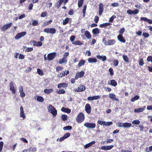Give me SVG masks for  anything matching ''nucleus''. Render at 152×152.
<instances>
[{
	"label": "nucleus",
	"mask_w": 152,
	"mask_h": 152,
	"mask_svg": "<svg viewBox=\"0 0 152 152\" xmlns=\"http://www.w3.org/2000/svg\"><path fill=\"white\" fill-rule=\"evenodd\" d=\"M66 61L67 59H66L64 58H63L59 60V64H62L64 63L65 62H66Z\"/></svg>",
	"instance_id": "a19ab883"
},
{
	"label": "nucleus",
	"mask_w": 152,
	"mask_h": 152,
	"mask_svg": "<svg viewBox=\"0 0 152 152\" xmlns=\"http://www.w3.org/2000/svg\"><path fill=\"white\" fill-rule=\"evenodd\" d=\"M85 110L88 114H90L91 112V107L89 103H87L85 106Z\"/></svg>",
	"instance_id": "1a4fd4ad"
},
{
	"label": "nucleus",
	"mask_w": 152,
	"mask_h": 152,
	"mask_svg": "<svg viewBox=\"0 0 152 152\" xmlns=\"http://www.w3.org/2000/svg\"><path fill=\"white\" fill-rule=\"evenodd\" d=\"M113 124V123L112 121L107 122H106V121H105V123L104 124H105L104 126H110L111 125H112Z\"/></svg>",
	"instance_id": "3c124183"
},
{
	"label": "nucleus",
	"mask_w": 152,
	"mask_h": 152,
	"mask_svg": "<svg viewBox=\"0 0 152 152\" xmlns=\"http://www.w3.org/2000/svg\"><path fill=\"white\" fill-rule=\"evenodd\" d=\"M139 11V10L137 9H136L133 11H132L131 10H129L127 11V13L129 15H135L138 13Z\"/></svg>",
	"instance_id": "9d476101"
},
{
	"label": "nucleus",
	"mask_w": 152,
	"mask_h": 152,
	"mask_svg": "<svg viewBox=\"0 0 152 152\" xmlns=\"http://www.w3.org/2000/svg\"><path fill=\"white\" fill-rule=\"evenodd\" d=\"M108 84L114 87L116 86L117 83V82L114 80H112L108 82Z\"/></svg>",
	"instance_id": "4468645a"
},
{
	"label": "nucleus",
	"mask_w": 152,
	"mask_h": 152,
	"mask_svg": "<svg viewBox=\"0 0 152 152\" xmlns=\"http://www.w3.org/2000/svg\"><path fill=\"white\" fill-rule=\"evenodd\" d=\"M147 60L148 62H151L152 63V56H148L147 58Z\"/></svg>",
	"instance_id": "13d9d810"
},
{
	"label": "nucleus",
	"mask_w": 152,
	"mask_h": 152,
	"mask_svg": "<svg viewBox=\"0 0 152 152\" xmlns=\"http://www.w3.org/2000/svg\"><path fill=\"white\" fill-rule=\"evenodd\" d=\"M97 123L100 125H103L104 126V124L105 123V121H103L101 120H98L97 121Z\"/></svg>",
	"instance_id": "8fccbe9b"
},
{
	"label": "nucleus",
	"mask_w": 152,
	"mask_h": 152,
	"mask_svg": "<svg viewBox=\"0 0 152 152\" xmlns=\"http://www.w3.org/2000/svg\"><path fill=\"white\" fill-rule=\"evenodd\" d=\"M99 15H101L102 14L104 10V5L103 4L101 3L99 4Z\"/></svg>",
	"instance_id": "9b49d317"
},
{
	"label": "nucleus",
	"mask_w": 152,
	"mask_h": 152,
	"mask_svg": "<svg viewBox=\"0 0 152 152\" xmlns=\"http://www.w3.org/2000/svg\"><path fill=\"white\" fill-rule=\"evenodd\" d=\"M92 32L94 34H97L99 32V31L98 28H95L92 30Z\"/></svg>",
	"instance_id": "bb28decb"
},
{
	"label": "nucleus",
	"mask_w": 152,
	"mask_h": 152,
	"mask_svg": "<svg viewBox=\"0 0 152 152\" xmlns=\"http://www.w3.org/2000/svg\"><path fill=\"white\" fill-rule=\"evenodd\" d=\"M65 93V91L63 89H60L57 92V94H64Z\"/></svg>",
	"instance_id": "58836bf2"
},
{
	"label": "nucleus",
	"mask_w": 152,
	"mask_h": 152,
	"mask_svg": "<svg viewBox=\"0 0 152 152\" xmlns=\"http://www.w3.org/2000/svg\"><path fill=\"white\" fill-rule=\"evenodd\" d=\"M111 25V24L109 23H103L102 24H101L99 25V27L100 28H106V27L107 26H110Z\"/></svg>",
	"instance_id": "aec40b11"
},
{
	"label": "nucleus",
	"mask_w": 152,
	"mask_h": 152,
	"mask_svg": "<svg viewBox=\"0 0 152 152\" xmlns=\"http://www.w3.org/2000/svg\"><path fill=\"white\" fill-rule=\"evenodd\" d=\"M72 129V126H65L63 128V129L64 130H71Z\"/></svg>",
	"instance_id": "ea45409f"
},
{
	"label": "nucleus",
	"mask_w": 152,
	"mask_h": 152,
	"mask_svg": "<svg viewBox=\"0 0 152 152\" xmlns=\"http://www.w3.org/2000/svg\"><path fill=\"white\" fill-rule=\"evenodd\" d=\"M93 100H97V99H100V97L99 96L97 95L96 96H93Z\"/></svg>",
	"instance_id": "338daca9"
},
{
	"label": "nucleus",
	"mask_w": 152,
	"mask_h": 152,
	"mask_svg": "<svg viewBox=\"0 0 152 152\" xmlns=\"http://www.w3.org/2000/svg\"><path fill=\"white\" fill-rule=\"evenodd\" d=\"M52 22V20H50L48 21H47L46 22H45L43 24V26H47L50 23H51Z\"/></svg>",
	"instance_id": "c9c22d12"
},
{
	"label": "nucleus",
	"mask_w": 152,
	"mask_h": 152,
	"mask_svg": "<svg viewBox=\"0 0 152 152\" xmlns=\"http://www.w3.org/2000/svg\"><path fill=\"white\" fill-rule=\"evenodd\" d=\"M56 30L54 28H45L44 31L47 33H50L52 34H55L56 33Z\"/></svg>",
	"instance_id": "7ed1b4c3"
},
{
	"label": "nucleus",
	"mask_w": 152,
	"mask_h": 152,
	"mask_svg": "<svg viewBox=\"0 0 152 152\" xmlns=\"http://www.w3.org/2000/svg\"><path fill=\"white\" fill-rule=\"evenodd\" d=\"M116 43V41L115 39L109 40L106 43V45H111L115 44Z\"/></svg>",
	"instance_id": "dca6fc26"
},
{
	"label": "nucleus",
	"mask_w": 152,
	"mask_h": 152,
	"mask_svg": "<svg viewBox=\"0 0 152 152\" xmlns=\"http://www.w3.org/2000/svg\"><path fill=\"white\" fill-rule=\"evenodd\" d=\"M109 98L111 99H114L116 101H118L119 99H118L117 98L116 95L114 94H109Z\"/></svg>",
	"instance_id": "a211bd4d"
},
{
	"label": "nucleus",
	"mask_w": 152,
	"mask_h": 152,
	"mask_svg": "<svg viewBox=\"0 0 152 152\" xmlns=\"http://www.w3.org/2000/svg\"><path fill=\"white\" fill-rule=\"evenodd\" d=\"M132 126V124L130 123H129L128 122H125L123 123V127L124 128L130 127Z\"/></svg>",
	"instance_id": "a878e982"
},
{
	"label": "nucleus",
	"mask_w": 152,
	"mask_h": 152,
	"mask_svg": "<svg viewBox=\"0 0 152 152\" xmlns=\"http://www.w3.org/2000/svg\"><path fill=\"white\" fill-rule=\"evenodd\" d=\"M140 122L139 120H134L132 123L133 124L138 125L140 124Z\"/></svg>",
	"instance_id": "37998d69"
},
{
	"label": "nucleus",
	"mask_w": 152,
	"mask_h": 152,
	"mask_svg": "<svg viewBox=\"0 0 152 152\" xmlns=\"http://www.w3.org/2000/svg\"><path fill=\"white\" fill-rule=\"evenodd\" d=\"M84 35L88 39H90L91 38V35L88 31H85Z\"/></svg>",
	"instance_id": "412c9836"
},
{
	"label": "nucleus",
	"mask_w": 152,
	"mask_h": 152,
	"mask_svg": "<svg viewBox=\"0 0 152 152\" xmlns=\"http://www.w3.org/2000/svg\"><path fill=\"white\" fill-rule=\"evenodd\" d=\"M20 117L23 118V119H24L26 117L23 110V107L21 106L20 107Z\"/></svg>",
	"instance_id": "2eb2a0df"
},
{
	"label": "nucleus",
	"mask_w": 152,
	"mask_h": 152,
	"mask_svg": "<svg viewBox=\"0 0 152 152\" xmlns=\"http://www.w3.org/2000/svg\"><path fill=\"white\" fill-rule=\"evenodd\" d=\"M144 64V61L142 58H141L139 61V64L140 66H142Z\"/></svg>",
	"instance_id": "09e8293b"
},
{
	"label": "nucleus",
	"mask_w": 152,
	"mask_h": 152,
	"mask_svg": "<svg viewBox=\"0 0 152 152\" xmlns=\"http://www.w3.org/2000/svg\"><path fill=\"white\" fill-rule=\"evenodd\" d=\"M85 61L84 60H81L79 61L77 66L79 67L85 64Z\"/></svg>",
	"instance_id": "c85d7f7f"
},
{
	"label": "nucleus",
	"mask_w": 152,
	"mask_h": 152,
	"mask_svg": "<svg viewBox=\"0 0 152 152\" xmlns=\"http://www.w3.org/2000/svg\"><path fill=\"white\" fill-rule=\"evenodd\" d=\"M96 57L98 59L101 60L103 61H104L107 59V58L105 56H102L100 55H97Z\"/></svg>",
	"instance_id": "6ab92c4d"
},
{
	"label": "nucleus",
	"mask_w": 152,
	"mask_h": 152,
	"mask_svg": "<svg viewBox=\"0 0 152 152\" xmlns=\"http://www.w3.org/2000/svg\"><path fill=\"white\" fill-rule=\"evenodd\" d=\"M69 19L68 18H66L63 21V24L64 25H66L67 24L69 21Z\"/></svg>",
	"instance_id": "72a5a7b5"
},
{
	"label": "nucleus",
	"mask_w": 152,
	"mask_h": 152,
	"mask_svg": "<svg viewBox=\"0 0 152 152\" xmlns=\"http://www.w3.org/2000/svg\"><path fill=\"white\" fill-rule=\"evenodd\" d=\"M85 119L84 114L82 112L80 113L78 115L76 118V121L78 123H82Z\"/></svg>",
	"instance_id": "f03ea898"
},
{
	"label": "nucleus",
	"mask_w": 152,
	"mask_h": 152,
	"mask_svg": "<svg viewBox=\"0 0 152 152\" xmlns=\"http://www.w3.org/2000/svg\"><path fill=\"white\" fill-rule=\"evenodd\" d=\"M139 97H140L139 96L136 95L134 98L131 99V101L132 102H134L136 100L138 99L139 98Z\"/></svg>",
	"instance_id": "473e14b6"
},
{
	"label": "nucleus",
	"mask_w": 152,
	"mask_h": 152,
	"mask_svg": "<svg viewBox=\"0 0 152 152\" xmlns=\"http://www.w3.org/2000/svg\"><path fill=\"white\" fill-rule=\"evenodd\" d=\"M37 72L40 76H43L44 74L43 71L39 68L37 69Z\"/></svg>",
	"instance_id": "e433bc0d"
},
{
	"label": "nucleus",
	"mask_w": 152,
	"mask_h": 152,
	"mask_svg": "<svg viewBox=\"0 0 152 152\" xmlns=\"http://www.w3.org/2000/svg\"><path fill=\"white\" fill-rule=\"evenodd\" d=\"M33 49L32 48H27L26 49L25 52H29L33 51Z\"/></svg>",
	"instance_id": "052dcab7"
},
{
	"label": "nucleus",
	"mask_w": 152,
	"mask_h": 152,
	"mask_svg": "<svg viewBox=\"0 0 152 152\" xmlns=\"http://www.w3.org/2000/svg\"><path fill=\"white\" fill-rule=\"evenodd\" d=\"M125 29L124 28H121L119 31V35H122L125 31Z\"/></svg>",
	"instance_id": "a18cd8bd"
},
{
	"label": "nucleus",
	"mask_w": 152,
	"mask_h": 152,
	"mask_svg": "<svg viewBox=\"0 0 152 152\" xmlns=\"http://www.w3.org/2000/svg\"><path fill=\"white\" fill-rule=\"evenodd\" d=\"M68 84L66 83H62L58 84L57 86V87L58 88H66L68 87Z\"/></svg>",
	"instance_id": "ddd939ff"
},
{
	"label": "nucleus",
	"mask_w": 152,
	"mask_h": 152,
	"mask_svg": "<svg viewBox=\"0 0 152 152\" xmlns=\"http://www.w3.org/2000/svg\"><path fill=\"white\" fill-rule=\"evenodd\" d=\"M84 0H78V7H80L83 3Z\"/></svg>",
	"instance_id": "f704fd0d"
},
{
	"label": "nucleus",
	"mask_w": 152,
	"mask_h": 152,
	"mask_svg": "<svg viewBox=\"0 0 152 152\" xmlns=\"http://www.w3.org/2000/svg\"><path fill=\"white\" fill-rule=\"evenodd\" d=\"M116 18V16L115 15H113V16H112L110 18L109 20V21L110 22H113L114 20V19L115 18Z\"/></svg>",
	"instance_id": "864d4df0"
},
{
	"label": "nucleus",
	"mask_w": 152,
	"mask_h": 152,
	"mask_svg": "<svg viewBox=\"0 0 152 152\" xmlns=\"http://www.w3.org/2000/svg\"><path fill=\"white\" fill-rule=\"evenodd\" d=\"M84 126L87 128L93 129L95 127L96 125L95 123H86L84 124Z\"/></svg>",
	"instance_id": "423d86ee"
},
{
	"label": "nucleus",
	"mask_w": 152,
	"mask_h": 152,
	"mask_svg": "<svg viewBox=\"0 0 152 152\" xmlns=\"http://www.w3.org/2000/svg\"><path fill=\"white\" fill-rule=\"evenodd\" d=\"M124 60L126 63L129 62V58L126 55H123L122 56Z\"/></svg>",
	"instance_id": "c756f323"
},
{
	"label": "nucleus",
	"mask_w": 152,
	"mask_h": 152,
	"mask_svg": "<svg viewBox=\"0 0 152 152\" xmlns=\"http://www.w3.org/2000/svg\"><path fill=\"white\" fill-rule=\"evenodd\" d=\"M3 144L4 142L3 141H1L0 142V152H1L2 150Z\"/></svg>",
	"instance_id": "4d7b16f0"
},
{
	"label": "nucleus",
	"mask_w": 152,
	"mask_h": 152,
	"mask_svg": "<svg viewBox=\"0 0 152 152\" xmlns=\"http://www.w3.org/2000/svg\"><path fill=\"white\" fill-rule=\"evenodd\" d=\"M61 118L63 121H65L68 119L67 116L65 114H63L61 115Z\"/></svg>",
	"instance_id": "2f4dec72"
},
{
	"label": "nucleus",
	"mask_w": 152,
	"mask_h": 152,
	"mask_svg": "<svg viewBox=\"0 0 152 152\" xmlns=\"http://www.w3.org/2000/svg\"><path fill=\"white\" fill-rule=\"evenodd\" d=\"M88 61L89 63H96L97 62V59L95 58H88Z\"/></svg>",
	"instance_id": "4be33fe9"
},
{
	"label": "nucleus",
	"mask_w": 152,
	"mask_h": 152,
	"mask_svg": "<svg viewBox=\"0 0 152 152\" xmlns=\"http://www.w3.org/2000/svg\"><path fill=\"white\" fill-rule=\"evenodd\" d=\"M37 150V149L36 147H30L29 148L28 151L29 152L35 151Z\"/></svg>",
	"instance_id": "79ce46f5"
},
{
	"label": "nucleus",
	"mask_w": 152,
	"mask_h": 152,
	"mask_svg": "<svg viewBox=\"0 0 152 152\" xmlns=\"http://www.w3.org/2000/svg\"><path fill=\"white\" fill-rule=\"evenodd\" d=\"M37 100L39 102H42L44 101V99L42 96H38L37 97Z\"/></svg>",
	"instance_id": "7c9ffc66"
},
{
	"label": "nucleus",
	"mask_w": 152,
	"mask_h": 152,
	"mask_svg": "<svg viewBox=\"0 0 152 152\" xmlns=\"http://www.w3.org/2000/svg\"><path fill=\"white\" fill-rule=\"evenodd\" d=\"M74 10L73 9H71L68 12V14L69 15H72L74 14Z\"/></svg>",
	"instance_id": "774afa93"
},
{
	"label": "nucleus",
	"mask_w": 152,
	"mask_h": 152,
	"mask_svg": "<svg viewBox=\"0 0 152 152\" xmlns=\"http://www.w3.org/2000/svg\"><path fill=\"white\" fill-rule=\"evenodd\" d=\"M48 110L49 112L53 115V117L56 116L57 114V110L53 106L49 104Z\"/></svg>",
	"instance_id": "f257e3e1"
},
{
	"label": "nucleus",
	"mask_w": 152,
	"mask_h": 152,
	"mask_svg": "<svg viewBox=\"0 0 152 152\" xmlns=\"http://www.w3.org/2000/svg\"><path fill=\"white\" fill-rule=\"evenodd\" d=\"M109 71L111 76H112L114 75V73L113 72V70L112 68H110L109 69Z\"/></svg>",
	"instance_id": "5fc2aeb1"
},
{
	"label": "nucleus",
	"mask_w": 152,
	"mask_h": 152,
	"mask_svg": "<svg viewBox=\"0 0 152 152\" xmlns=\"http://www.w3.org/2000/svg\"><path fill=\"white\" fill-rule=\"evenodd\" d=\"M63 68L60 66H58L56 67V70L57 72H58L59 71L63 69Z\"/></svg>",
	"instance_id": "bf43d9fd"
},
{
	"label": "nucleus",
	"mask_w": 152,
	"mask_h": 152,
	"mask_svg": "<svg viewBox=\"0 0 152 152\" xmlns=\"http://www.w3.org/2000/svg\"><path fill=\"white\" fill-rule=\"evenodd\" d=\"M26 32L23 31L17 34L15 37V39H18L26 35Z\"/></svg>",
	"instance_id": "39448f33"
},
{
	"label": "nucleus",
	"mask_w": 152,
	"mask_h": 152,
	"mask_svg": "<svg viewBox=\"0 0 152 152\" xmlns=\"http://www.w3.org/2000/svg\"><path fill=\"white\" fill-rule=\"evenodd\" d=\"M69 53L68 52H65L64 53L63 56V58L66 59V58L69 56Z\"/></svg>",
	"instance_id": "680f3d73"
},
{
	"label": "nucleus",
	"mask_w": 152,
	"mask_h": 152,
	"mask_svg": "<svg viewBox=\"0 0 152 152\" xmlns=\"http://www.w3.org/2000/svg\"><path fill=\"white\" fill-rule=\"evenodd\" d=\"M85 74V72L83 71H81L80 72H77L76 75H78L79 78L82 77Z\"/></svg>",
	"instance_id": "cd10ccee"
},
{
	"label": "nucleus",
	"mask_w": 152,
	"mask_h": 152,
	"mask_svg": "<svg viewBox=\"0 0 152 152\" xmlns=\"http://www.w3.org/2000/svg\"><path fill=\"white\" fill-rule=\"evenodd\" d=\"M61 110L64 113H69L71 112V110L70 109L67 108H65L64 107H62L61 108Z\"/></svg>",
	"instance_id": "f3484780"
},
{
	"label": "nucleus",
	"mask_w": 152,
	"mask_h": 152,
	"mask_svg": "<svg viewBox=\"0 0 152 152\" xmlns=\"http://www.w3.org/2000/svg\"><path fill=\"white\" fill-rule=\"evenodd\" d=\"M12 23H9L4 25L1 28V30L4 31L10 28L12 25Z\"/></svg>",
	"instance_id": "6e6552de"
},
{
	"label": "nucleus",
	"mask_w": 152,
	"mask_h": 152,
	"mask_svg": "<svg viewBox=\"0 0 152 152\" xmlns=\"http://www.w3.org/2000/svg\"><path fill=\"white\" fill-rule=\"evenodd\" d=\"M10 89L15 88L14 83L13 81H11L10 82Z\"/></svg>",
	"instance_id": "49530a36"
},
{
	"label": "nucleus",
	"mask_w": 152,
	"mask_h": 152,
	"mask_svg": "<svg viewBox=\"0 0 152 152\" xmlns=\"http://www.w3.org/2000/svg\"><path fill=\"white\" fill-rule=\"evenodd\" d=\"M86 89V87L84 85H80L79 86L75 89V91L77 92H81L84 91Z\"/></svg>",
	"instance_id": "20e7f679"
},
{
	"label": "nucleus",
	"mask_w": 152,
	"mask_h": 152,
	"mask_svg": "<svg viewBox=\"0 0 152 152\" xmlns=\"http://www.w3.org/2000/svg\"><path fill=\"white\" fill-rule=\"evenodd\" d=\"M114 147L113 145H111L109 146H107V150H110L111 149Z\"/></svg>",
	"instance_id": "0e129e2a"
},
{
	"label": "nucleus",
	"mask_w": 152,
	"mask_h": 152,
	"mask_svg": "<svg viewBox=\"0 0 152 152\" xmlns=\"http://www.w3.org/2000/svg\"><path fill=\"white\" fill-rule=\"evenodd\" d=\"M56 53L53 52L50 53L48 55V59L49 61L53 60L56 56Z\"/></svg>",
	"instance_id": "0eeeda50"
},
{
	"label": "nucleus",
	"mask_w": 152,
	"mask_h": 152,
	"mask_svg": "<svg viewBox=\"0 0 152 152\" xmlns=\"http://www.w3.org/2000/svg\"><path fill=\"white\" fill-rule=\"evenodd\" d=\"M95 141H93L88 143L86 144L84 146V148H87L91 146L92 145L95 144Z\"/></svg>",
	"instance_id": "393cba45"
},
{
	"label": "nucleus",
	"mask_w": 152,
	"mask_h": 152,
	"mask_svg": "<svg viewBox=\"0 0 152 152\" xmlns=\"http://www.w3.org/2000/svg\"><path fill=\"white\" fill-rule=\"evenodd\" d=\"M142 35L145 38L148 37L150 36L149 34L146 32H143Z\"/></svg>",
	"instance_id": "6e6d98bb"
},
{
	"label": "nucleus",
	"mask_w": 152,
	"mask_h": 152,
	"mask_svg": "<svg viewBox=\"0 0 152 152\" xmlns=\"http://www.w3.org/2000/svg\"><path fill=\"white\" fill-rule=\"evenodd\" d=\"M144 108L135 109L134 110V111L135 113L142 112L144 110L145 108V106H144Z\"/></svg>",
	"instance_id": "b1692460"
},
{
	"label": "nucleus",
	"mask_w": 152,
	"mask_h": 152,
	"mask_svg": "<svg viewBox=\"0 0 152 152\" xmlns=\"http://www.w3.org/2000/svg\"><path fill=\"white\" fill-rule=\"evenodd\" d=\"M53 91V88H51L50 89H46L44 90V93L47 94H49L50 93H52Z\"/></svg>",
	"instance_id": "5701e85b"
},
{
	"label": "nucleus",
	"mask_w": 152,
	"mask_h": 152,
	"mask_svg": "<svg viewBox=\"0 0 152 152\" xmlns=\"http://www.w3.org/2000/svg\"><path fill=\"white\" fill-rule=\"evenodd\" d=\"M47 15V12L46 11H45L42 13L41 15V16L42 17H45Z\"/></svg>",
	"instance_id": "de8ad7c7"
},
{
	"label": "nucleus",
	"mask_w": 152,
	"mask_h": 152,
	"mask_svg": "<svg viewBox=\"0 0 152 152\" xmlns=\"http://www.w3.org/2000/svg\"><path fill=\"white\" fill-rule=\"evenodd\" d=\"M38 24V21L35 20H34L32 22V25L33 26H37Z\"/></svg>",
	"instance_id": "603ef678"
},
{
	"label": "nucleus",
	"mask_w": 152,
	"mask_h": 152,
	"mask_svg": "<svg viewBox=\"0 0 152 152\" xmlns=\"http://www.w3.org/2000/svg\"><path fill=\"white\" fill-rule=\"evenodd\" d=\"M72 44L75 45H83L82 43L80 42L79 41H76L73 42Z\"/></svg>",
	"instance_id": "4c0bfd02"
},
{
	"label": "nucleus",
	"mask_w": 152,
	"mask_h": 152,
	"mask_svg": "<svg viewBox=\"0 0 152 152\" xmlns=\"http://www.w3.org/2000/svg\"><path fill=\"white\" fill-rule=\"evenodd\" d=\"M123 123L122 122H119V123H116V125L117 126L119 127H123Z\"/></svg>",
	"instance_id": "69168bd1"
},
{
	"label": "nucleus",
	"mask_w": 152,
	"mask_h": 152,
	"mask_svg": "<svg viewBox=\"0 0 152 152\" xmlns=\"http://www.w3.org/2000/svg\"><path fill=\"white\" fill-rule=\"evenodd\" d=\"M119 63V61L117 59L114 60L113 61V64L114 66H117L118 65Z\"/></svg>",
	"instance_id": "c03bdc74"
},
{
	"label": "nucleus",
	"mask_w": 152,
	"mask_h": 152,
	"mask_svg": "<svg viewBox=\"0 0 152 152\" xmlns=\"http://www.w3.org/2000/svg\"><path fill=\"white\" fill-rule=\"evenodd\" d=\"M75 38V36L74 35L71 36L70 38V41L72 42H73Z\"/></svg>",
	"instance_id": "e2e57ef3"
},
{
	"label": "nucleus",
	"mask_w": 152,
	"mask_h": 152,
	"mask_svg": "<svg viewBox=\"0 0 152 152\" xmlns=\"http://www.w3.org/2000/svg\"><path fill=\"white\" fill-rule=\"evenodd\" d=\"M118 39L121 42L124 43L126 42L125 39L124 38L122 35H118L117 36Z\"/></svg>",
	"instance_id": "f8f14e48"
}]
</instances>
